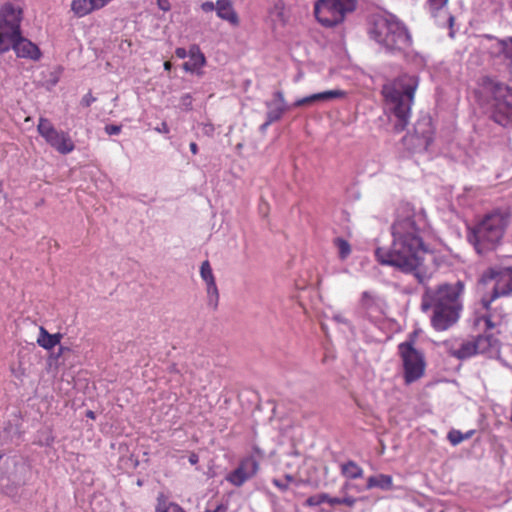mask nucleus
<instances>
[{"label": "nucleus", "instance_id": "nucleus-32", "mask_svg": "<svg viewBox=\"0 0 512 512\" xmlns=\"http://www.w3.org/2000/svg\"><path fill=\"white\" fill-rule=\"evenodd\" d=\"M448 0H430V6L434 10H440L447 4Z\"/></svg>", "mask_w": 512, "mask_h": 512}, {"label": "nucleus", "instance_id": "nucleus-12", "mask_svg": "<svg viewBox=\"0 0 512 512\" xmlns=\"http://www.w3.org/2000/svg\"><path fill=\"white\" fill-rule=\"evenodd\" d=\"M434 140V127L429 116L419 118L413 129L403 137V144L411 152L427 151Z\"/></svg>", "mask_w": 512, "mask_h": 512}, {"label": "nucleus", "instance_id": "nucleus-35", "mask_svg": "<svg viewBox=\"0 0 512 512\" xmlns=\"http://www.w3.org/2000/svg\"><path fill=\"white\" fill-rule=\"evenodd\" d=\"M272 483H273V485H274L275 487H277V488H278L279 490H281V491H287V490H288V488H289L288 483L283 482V481H281V480H279V479H276V478H274V479L272 480Z\"/></svg>", "mask_w": 512, "mask_h": 512}, {"label": "nucleus", "instance_id": "nucleus-9", "mask_svg": "<svg viewBox=\"0 0 512 512\" xmlns=\"http://www.w3.org/2000/svg\"><path fill=\"white\" fill-rule=\"evenodd\" d=\"M484 87L493 96V120L507 126L512 122V88L489 78L484 80Z\"/></svg>", "mask_w": 512, "mask_h": 512}, {"label": "nucleus", "instance_id": "nucleus-22", "mask_svg": "<svg viewBox=\"0 0 512 512\" xmlns=\"http://www.w3.org/2000/svg\"><path fill=\"white\" fill-rule=\"evenodd\" d=\"M341 474L348 479H358L363 476V469L352 460L341 464Z\"/></svg>", "mask_w": 512, "mask_h": 512}, {"label": "nucleus", "instance_id": "nucleus-17", "mask_svg": "<svg viewBox=\"0 0 512 512\" xmlns=\"http://www.w3.org/2000/svg\"><path fill=\"white\" fill-rule=\"evenodd\" d=\"M346 96V92L343 90H328L320 93H315L310 96L298 99L295 103V107H300L304 105H308L314 103L316 101H330L333 99L344 98Z\"/></svg>", "mask_w": 512, "mask_h": 512}, {"label": "nucleus", "instance_id": "nucleus-19", "mask_svg": "<svg viewBox=\"0 0 512 512\" xmlns=\"http://www.w3.org/2000/svg\"><path fill=\"white\" fill-rule=\"evenodd\" d=\"M62 339L61 333L50 334L44 327H40L37 344L46 349L51 350L60 343Z\"/></svg>", "mask_w": 512, "mask_h": 512}, {"label": "nucleus", "instance_id": "nucleus-4", "mask_svg": "<svg viewBox=\"0 0 512 512\" xmlns=\"http://www.w3.org/2000/svg\"><path fill=\"white\" fill-rule=\"evenodd\" d=\"M494 281V287L489 297L481 300L487 311L479 320L484 321L487 329H495L502 325L505 314L491 309V304L498 298L512 296V266L494 265L487 268L480 276L479 282L488 284Z\"/></svg>", "mask_w": 512, "mask_h": 512}, {"label": "nucleus", "instance_id": "nucleus-44", "mask_svg": "<svg viewBox=\"0 0 512 512\" xmlns=\"http://www.w3.org/2000/svg\"><path fill=\"white\" fill-rule=\"evenodd\" d=\"M189 147L192 154L196 155L198 153V145L195 142H191Z\"/></svg>", "mask_w": 512, "mask_h": 512}, {"label": "nucleus", "instance_id": "nucleus-20", "mask_svg": "<svg viewBox=\"0 0 512 512\" xmlns=\"http://www.w3.org/2000/svg\"><path fill=\"white\" fill-rule=\"evenodd\" d=\"M380 488L382 490H391L393 488V478L390 475L378 474L370 476L367 479L366 489Z\"/></svg>", "mask_w": 512, "mask_h": 512}, {"label": "nucleus", "instance_id": "nucleus-45", "mask_svg": "<svg viewBox=\"0 0 512 512\" xmlns=\"http://www.w3.org/2000/svg\"><path fill=\"white\" fill-rule=\"evenodd\" d=\"M191 100H192V97L190 94H185L182 96L183 103H186V102L191 103Z\"/></svg>", "mask_w": 512, "mask_h": 512}, {"label": "nucleus", "instance_id": "nucleus-31", "mask_svg": "<svg viewBox=\"0 0 512 512\" xmlns=\"http://www.w3.org/2000/svg\"><path fill=\"white\" fill-rule=\"evenodd\" d=\"M325 503H328L330 506L342 505V498L339 497H331L326 493Z\"/></svg>", "mask_w": 512, "mask_h": 512}, {"label": "nucleus", "instance_id": "nucleus-21", "mask_svg": "<svg viewBox=\"0 0 512 512\" xmlns=\"http://www.w3.org/2000/svg\"><path fill=\"white\" fill-rule=\"evenodd\" d=\"M155 512H186L179 504L169 501L164 493H159L156 498Z\"/></svg>", "mask_w": 512, "mask_h": 512}, {"label": "nucleus", "instance_id": "nucleus-39", "mask_svg": "<svg viewBox=\"0 0 512 512\" xmlns=\"http://www.w3.org/2000/svg\"><path fill=\"white\" fill-rule=\"evenodd\" d=\"M504 52L508 58L512 59V37L505 43Z\"/></svg>", "mask_w": 512, "mask_h": 512}, {"label": "nucleus", "instance_id": "nucleus-38", "mask_svg": "<svg viewBox=\"0 0 512 512\" xmlns=\"http://www.w3.org/2000/svg\"><path fill=\"white\" fill-rule=\"evenodd\" d=\"M157 5L163 11H169L171 8L169 0H157Z\"/></svg>", "mask_w": 512, "mask_h": 512}, {"label": "nucleus", "instance_id": "nucleus-8", "mask_svg": "<svg viewBox=\"0 0 512 512\" xmlns=\"http://www.w3.org/2000/svg\"><path fill=\"white\" fill-rule=\"evenodd\" d=\"M397 350L402 361L405 384L409 385L421 379L426 370L424 353L415 348L412 339L398 344Z\"/></svg>", "mask_w": 512, "mask_h": 512}, {"label": "nucleus", "instance_id": "nucleus-47", "mask_svg": "<svg viewBox=\"0 0 512 512\" xmlns=\"http://www.w3.org/2000/svg\"><path fill=\"white\" fill-rule=\"evenodd\" d=\"M285 480H286V483L289 484V483L294 481V477L292 475H290V474H286L285 475Z\"/></svg>", "mask_w": 512, "mask_h": 512}, {"label": "nucleus", "instance_id": "nucleus-46", "mask_svg": "<svg viewBox=\"0 0 512 512\" xmlns=\"http://www.w3.org/2000/svg\"><path fill=\"white\" fill-rule=\"evenodd\" d=\"M163 66L166 71H170L172 68V64L170 61H165Z\"/></svg>", "mask_w": 512, "mask_h": 512}, {"label": "nucleus", "instance_id": "nucleus-5", "mask_svg": "<svg viewBox=\"0 0 512 512\" xmlns=\"http://www.w3.org/2000/svg\"><path fill=\"white\" fill-rule=\"evenodd\" d=\"M510 219L508 210L494 209L470 229L469 240L479 255L496 249L504 237Z\"/></svg>", "mask_w": 512, "mask_h": 512}, {"label": "nucleus", "instance_id": "nucleus-37", "mask_svg": "<svg viewBox=\"0 0 512 512\" xmlns=\"http://www.w3.org/2000/svg\"><path fill=\"white\" fill-rule=\"evenodd\" d=\"M175 55L180 59H184L189 56V50L187 51L185 48L178 47L175 50Z\"/></svg>", "mask_w": 512, "mask_h": 512}, {"label": "nucleus", "instance_id": "nucleus-2", "mask_svg": "<svg viewBox=\"0 0 512 512\" xmlns=\"http://www.w3.org/2000/svg\"><path fill=\"white\" fill-rule=\"evenodd\" d=\"M464 284L457 281L454 284L444 283L436 288L426 287L422 296L423 311L433 309L431 324L437 331H444L455 324L462 310L461 295Z\"/></svg>", "mask_w": 512, "mask_h": 512}, {"label": "nucleus", "instance_id": "nucleus-48", "mask_svg": "<svg viewBox=\"0 0 512 512\" xmlns=\"http://www.w3.org/2000/svg\"><path fill=\"white\" fill-rule=\"evenodd\" d=\"M87 417H89V418H91V419H94V418H95L94 412H92V411H88V412H87Z\"/></svg>", "mask_w": 512, "mask_h": 512}, {"label": "nucleus", "instance_id": "nucleus-13", "mask_svg": "<svg viewBox=\"0 0 512 512\" xmlns=\"http://www.w3.org/2000/svg\"><path fill=\"white\" fill-rule=\"evenodd\" d=\"M38 133L60 154L66 155L75 149V144L67 132L57 130L46 118H40Z\"/></svg>", "mask_w": 512, "mask_h": 512}, {"label": "nucleus", "instance_id": "nucleus-1", "mask_svg": "<svg viewBox=\"0 0 512 512\" xmlns=\"http://www.w3.org/2000/svg\"><path fill=\"white\" fill-rule=\"evenodd\" d=\"M429 227L426 212L409 202L400 203L391 225L390 248L378 247L376 260L381 265L392 266L403 273L413 274L420 284H425L433 274L427 263L428 245L424 235Z\"/></svg>", "mask_w": 512, "mask_h": 512}, {"label": "nucleus", "instance_id": "nucleus-29", "mask_svg": "<svg viewBox=\"0 0 512 512\" xmlns=\"http://www.w3.org/2000/svg\"><path fill=\"white\" fill-rule=\"evenodd\" d=\"M325 499H326V493L312 495L307 498V500L305 501V505L308 507L319 506V505L325 503Z\"/></svg>", "mask_w": 512, "mask_h": 512}, {"label": "nucleus", "instance_id": "nucleus-28", "mask_svg": "<svg viewBox=\"0 0 512 512\" xmlns=\"http://www.w3.org/2000/svg\"><path fill=\"white\" fill-rule=\"evenodd\" d=\"M200 275L205 283L215 281L211 265L208 260L204 261L200 267Z\"/></svg>", "mask_w": 512, "mask_h": 512}, {"label": "nucleus", "instance_id": "nucleus-34", "mask_svg": "<svg viewBox=\"0 0 512 512\" xmlns=\"http://www.w3.org/2000/svg\"><path fill=\"white\" fill-rule=\"evenodd\" d=\"M120 131H121V126H118V125H107L105 127V132L108 135H117L120 133Z\"/></svg>", "mask_w": 512, "mask_h": 512}, {"label": "nucleus", "instance_id": "nucleus-15", "mask_svg": "<svg viewBox=\"0 0 512 512\" xmlns=\"http://www.w3.org/2000/svg\"><path fill=\"white\" fill-rule=\"evenodd\" d=\"M11 49H13L18 58L39 61L42 57V52L38 45L23 37L22 33L19 36H15V39L11 41Z\"/></svg>", "mask_w": 512, "mask_h": 512}, {"label": "nucleus", "instance_id": "nucleus-27", "mask_svg": "<svg viewBox=\"0 0 512 512\" xmlns=\"http://www.w3.org/2000/svg\"><path fill=\"white\" fill-rule=\"evenodd\" d=\"M335 247L338 249L339 257L344 260L351 254V245L343 238H336L333 241Z\"/></svg>", "mask_w": 512, "mask_h": 512}, {"label": "nucleus", "instance_id": "nucleus-6", "mask_svg": "<svg viewBox=\"0 0 512 512\" xmlns=\"http://www.w3.org/2000/svg\"><path fill=\"white\" fill-rule=\"evenodd\" d=\"M371 37L387 50L403 51L410 47L411 36L406 27L396 19H380L375 22Z\"/></svg>", "mask_w": 512, "mask_h": 512}, {"label": "nucleus", "instance_id": "nucleus-40", "mask_svg": "<svg viewBox=\"0 0 512 512\" xmlns=\"http://www.w3.org/2000/svg\"><path fill=\"white\" fill-rule=\"evenodd\" d=\"M201 8L204 12H212L214 9L216 10V5L213 2H204Z\"/></svg>", "mask_w": 512, "mask_h": 512}, {"label": "nucleus", "instance_id": "nucleus-23", "mask_svg": "<svg viewBox=\"0 0 512 512\" xmlns=\"http://www.w3.org/2000/svg\"><path fill=\"white\" fill-rule=\"evenodd\" d=\"M275 97L279 100L280 105L277 106L275 109L268 111V113H267L268 121H267L266 125H269V124L281 119L282 115L284 114V112L286 110V108L284 107L285 101H284L283 93L277 92V93H275Z\"/></svg>", "mask_w": 512, "mask_h": 512}, {"label": "nucleus", "instance_id": "nucleus-10", "mask_svg": "<svg viewBox=\"0 0 512 512\" xmlns=\"http://www.w3.org/2000/svg\"><path fill=\"white\" fill-rule=\"evenodd\" d=\"M484 334L479 335L471 340L461 343L453 355L458 359H466L475 355H484L488 358H494L500 354L501 342L492 333H488L490 329L485 327Z\"/></svg>", "mask_w": 512, "mask_h": 512}, {"label": "nucleus", "instance_id": "nucleus-14", "mask_svg": "<svg viewBox=\"0 0 512 512\" xmlns=\"http://www.w3.org/2000/svg\"><path fill=\"white\" fill-rule=\"evenodd\" d=\"M259 470L258 461L247 456L240 460L238 467L226 476V480L236 487H241L246 481L253 478Z\"/></svg>", "mask_w": 512, "mask_h": 512}, {"label": "nucleus", "instance_id": "nucleus-43", "mask_svg": "<svg viewBox=\"0 0 512 512\" xmlns=\"http://www.w3.org/2000/svg\"><path fill=\"white\" fill-rule=\"evenodd\" d=\"M227 507L223 504H219L214 510H205L204 512H226Z\"/></svg>", "mask_w": 512, "mask_h": 512}, {"label": "nucleus", "instance_id": "nucleus-3", "mask_svg": "<svg viewBox=\"0 0 512 512\" xmlns=\"http://www.w3.org/2000/svg\"><path fill=\"white\" fill-rule=\"evenodd\" d=\"M418 79L411 75H401L382 87L385 111L393 121L396 133L404 131L411 118Z\"/></svg>", "mask_w": 512, "mask_h": 512}, {"label": "nucleus", "instance_id": "nucleus-42", "mask_svg": "<svg viewBox=\"0 0 512 512\" xmlns=\"http://www.w3.org/2000/svg\"><path fill=\"white\" fill-rule=\"evenodd\" d=\"M189 462L192 465H196L199 462V456L195 452L190 453Z\"/></svg>", "mask_w": 512, "mask_h": 512}, {"label": "nucleus", "instance_id": "nucleus-16", "mask_svg": "<svg viewBox=\"0 0 512 512\" xmlns=\"http://www.w3.org/2000/svg\"><path fill=\"white\" fill-rule=\"evenodd\" d=\"M189 58L190 60L183 64V69L201 75V69L206 65V57L198 45L193 44L189 47Z\"/></svg>", "mask_w": 512, "mask_h": 512}, {"label": "nucleus", "instance_id": "nucleus-49", "mask_svg": "<svg viewBox=\"0 0 512 512\" xmlns=\"http://www.w3.org/2000/svg\"><path fill=\"white\" fill-rule=\"evenodd\" d=\"M66 350L67 348L61 346L59 349V355L63 354Z\"/></svg>", "mask_w": 512, "mask_h": 512}, {"label": "nucleus", "instance_id": "nucleus-36", "mask_svg": "<svg viewBox=\"0 0 512 512\" xmlns=\"http://www.w3.org/2000/svg\"><path fill=\"white\" fill-rule=\"evenodd\" d=\"M357 502V499L353 496L342 497V505L352 508Z\"/></svg>", "mask_w": 512, "mask_h": 512}, {"label": "nucleus", "instance_id": "nucleus-25", "mask_svg": "<svg viewBox=\"0 0 512 512\" xmlns=\"http://www.w3.org/2000/svg\"><path fill=\"white\" fill-rule=\"evenodd\" d=\"M71 10L79 18L90 14L92 12L90 0H73Z\"/></svg>", "mask_w": 512, "mask_h": 512}, {"label": "nucleus", "instance_id": "nucleus-24", "mask_svg": "<svg viewBox=\"0 0 512 512\" xmlns=\"http://www.w3.org/2000/svg\"><path fill=\"white\" fill-rule=\"evenodd\" d=\"M474 433V430H469L466 433H462L460 430L451 429L447 434V439L452 446H457L463 441L470 439Z\"/></svg>", "mask_w": 512, "mask_h": 512}, {"label": "nucleus", "instance_id": "nucleus-30", "mask_svg": "<svg viewBox=\"0 0 512 512\" xmlns=\"http://www.w3.org/2000/svg\"><path fill=\"white\" fill-rule=\"evenodd\" d=\"M374 303V300H373V297L372 295L365 291L362 293V297H361V305L363 308L365 309H369Z\"/></svg>", "mask_w": 512, "mask_h": 512}, {"label": "nucleus", "instance_id": "nucleus-33", "mask_svg": "<svg viewBox=\"0 0 512 512\" xmlns=\"http://www.w3.org/2000/svg\"><path fill=\"white\" fill-rule=\"evenodd\" d=\"M96 101V98L92 96V94L89 92L87 93L81 100V104L84 107H89L93 102Z\"/></svg>", "mask_w": 512, "mask_h": 512}, {"label": "nucleus", "instance_id": "nucleus-26", "mask_svg": "<svg viewBox=\"0 0 512 512\" xmlns=\"http://www.w3.org/2000/svg\"><path fill=\"white\" fill-rule=\"evenodd\" d=\"M206 286L208 305L213 310H216L219 304V292L216 281L207 282Z\"/></svg>", "mask_w": 512, "mask_h": 512}, {"label": "nucleus", "instance_id": "nucleus-7", "mask_svg": "<svg viewBox=\"0 0 512 512\" xmlns=\"http://www.w3.org/2000/svg\"><path fill=\"white\" fill-rule=\"evenodd\" d=\"M24 11L21 5L5 2L0 6V54L11 49V41L22 33Z\"/></svg>", "mask_w": 512, "mask_h": 512}, {"label": "nucleus", "instance_id": "nucleus-41", "mask_svg": "<svg viewBox=\"0 0 512 512\" xmlns=\"http://www.w3.org/2000/svg\"><path fill=\"white\" fill-rule=\"evenodd\" d=\"M156 131L164 134H168L170 132L168 124L164 121L160 124L159 127L156 128Z\"/></svg>", "mask_w": 512, "mask_h": 512}, {"label": "nucleus", "instance_id": "nucleus-18", "mask_svg": "<svg viewBox=\"0 0 512 512\" xmlns=\"http://www.w3.org/2000/svg\"><path fill=\"white\" fill-rule=\"evenodd\" d=\"M217 16L230 24L237 26L239 17L233 8L231 0H218L216 3Z\"/></svg>", "mask_w": 512, "mask_h": 512}, {"label": "nucleus", "instance_id": "nucleus-11", "mask_svg": "<svg viewBox=\"0 0 512 512\" xmlns=\"http://www.w3.org/2000/svg\"><path fill=\"white\" fill-rule=\"evenodd\" d=\"M358 0H317L314 14L318 22L325 27L341 23L346 13L356 9Z\"/></svg>", "mask_w": 512, "mask_h": 512}]
</instances>
